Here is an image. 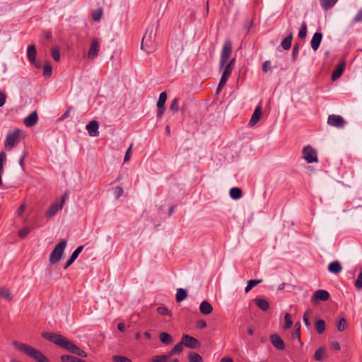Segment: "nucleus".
<instances>
[{"label":"nucleus","mask_w":362,"mask_h":362,"mask_svg":"<svg viewBox=\"0 0 362 362\" xmlns=\"http://www.w3.org/2000/svg\"><path fill=\"white\" fill-rule=\"evenodd\" d=\"M103 16V10L102 9H98L93 12L92 17L93 21H98L100 20Z\"/></svg>","instance_id":"obj_44"},{"label":"nucleus","mask_w":362,"mask_h":362,"mask_svg":"<svg viewBox=\"0 0 362 362\" xmlns=\"http://www.w3.org/2000/svg\"><path fill=\"white\" fill-rule=\"evenodd\" d=\"M69 115H70V112H69V110H66L64 114L63 115L60 117V119H64L68 117H69Z\"/></svg>","instance_id":"obj_63"},{"label":"nucleus","mask_w":362,"mask_h":362,"mask_svg":"<svg viewBox=\"0 0 362 362\" xmlns=\"http://www.w3.org/2000/svg\"><path fill=\"white\" fill-rule=\"evenodd\" d=\"M261 115H262V108H261L260 105H258L255 108V110L250 118V120L249 122V125L250 127L255 126L257 123V122L259 120Z\"/></svg>","instance_id":"obj_17"},{"label":"nucleus","mask_w":362,"mask_h":362,"mask_svg":"<svg viewBox=\"0 0 362 362\" xmlns=\"http://www.w3.org/2000/svg\"><path fill=\"white\" fill-rule=\"evenodd\" d=\"M42 336L45 339L72 354L83 358L87 357V354L85 351L78 347L72 341L63 337L62 334L52 332H43Z\"/></svg>","instance_id":"obj_2"},{"label":"nucleus","mask_w":362,"mask_h":362,"mask_svg":"<svg viewBox=\"0 0 362 362\" xmlns=\"http://www.w3.org/2000/svg\"><path fill=\"white\" fill-rule=\"evenodd\" d=\"M0 297L7 300L8 301H11L13 299V296L10 291L6 288H0Z\"/></svg>","instance_id":"obj_28"},{"label":"nucleus","mask_w":362,"mask_h":362,"mask_svg":"<svg viewBox=\"0 0 362 362\" xmlns=\"http://www.w3.org/2000/svg\"><path fill=\"white\" fill-rule=\"evenodd\" d=\"M255 301L257 306L259 308H260L262 310L265 311V310H268V308L269 307V304L267 300H266L264 299H261V298H255Z\"/></svg>","instance_id":"obj_26"},{"label":"nucleus","mask_w":362,"mask_h":362,"mask_svg":"<svg viewBox=\"0 0 362 362\" xmlns=\"http://www.w3.org/2000/svg\"><path fill=\"white\" fill-rule=\"evenodd\" d=\"M329 298V293L326 290L318 289V300L326 301Z\"/></svg>","instance_id":"obj_33"},{"label":"nucleus","mask_w":362,"mask_h":362,"mask_svg":"<svg viewBox=\"0 0 362 362\" xmlns=\"http://www.w3.org/2000/svg\"><path fill=\"white\" fill-rule=\"evenodd\" d=\"M42 336L45 339L72 354L83 358L87 357V354L85 351L78 347L72 341L63 337L62 334L52 332H43Z\"/></svg>","instance_id":"obj_1"},{"label":"nucleus","mask_w":362,"mask_h":362,"mask_svg":"<svg viewBox=\"0 0 362 362\" xmlns=\"http://www.w3.org/2000/svg\"><path fill=\"white\" fill-rule=\"evenodd\" d=\"M272 345L278 350L283 351L285 349V344L280 336L277 334H272L270 336Z\"/></svg>","instance_id":"obj_15"},{"label":"nucleus","mask_w":362,"mask_h":362,"mask_svg":"<svg viewBox=\"0 0 362 362\" xmlns=\"http://www.w3.org/2000/svg\"><path fill=\"white\" fill-rule=\"evenodd\" d=\"M292 337L293 339H300V329H299V323H297L296 325H295V329L294 331L293 332V334H292Z\"/></svg>","instance_id":"obj_50"},{"label":"nucleus","mask_w":362,"mask_h":362,"mask_svg":"<svg viewBox=\"0 0 362 362\" xmlns=\"http://www.w3.org/2000/svg\"><path fill=\"white\" fill-rule=\"evenodd\" d=\"M78 358L74 357L71 355H62L61 356V361L62 362H77Z\"/></svg>","instance_id":"obj_40"},{"label":"nucleus","mask_w":362,"mask_h":362,"mask_svg":"<svg viewBox=\"0 0 362 362\" xmlns=\"http://www.w3.org/2000/svg\"><path fill=\"white\" fill-rule=\"evenodd\" d=\"M168 356L165 355H158L153 356L149 362H167Z\"/></svg>","instance_id":"obj_38"},{"label":"nucleus","mask_w":362,"mask_h":362,"mask_svg":"<svg viewBox=\"0 0 362 362\" xmlns=\"http://www.w3.org/2000/svg\"><path fill=\"white\" fill-rule=\"evenodd\" d=\"M83 248V245L78 246L71 254L70 258L66 262V264L64 267V269H67L71 264L76 259V258L78 257L79 254L81 252Z\"/></svg>","instance_id":"obj_18"},{"label":"nucleus","mask_w":362,"mask_h":362,"mask_svg":"<svg viewBox=\"0 0 362 362\" xmlns=\"http://www.w3.org/2000/svg\"><path fill=\"white\" fill-rule=\"evenodd\" d=\"M230 196L233 199H238L242 197V190L238 187H232L230 189Z\"/></svg>","instance_id":"obj_27"},{"label":"nucleus","mask_w":362,"mask_h":362,"mask_svg":"<svg viewBox=\"0 0 362 362\" xmlns=\"http://www.w3.org/2000/svg\"><path fill=\"white\" fill-rule=\"evenodd\" d=\"M285 324L284 329H287L291 327L293 325V322L291 318V315L289 313H286L284 317Z\"/></svg>","instance_id":"obj_41"},{"label":"nucleus","mask_w":362,"mask_h":362,"mask_svg":"<svg viewBox=\"0 0 362 362\" xmlns=\"http://www.w3.org/2000/svg\"><path fill=\"white\" fill-rule=\"evenodd\" d=\"M327 123L330 126H332V127H334L337 128H343L346 124V121L340 115H330L328 117Z\"/></svg>","instance_id":"obj_12"},{"label":"nucleus","mask_w":362,"mask_h":362,"mask_svg":"<svg viewBox=\"0 0 362 362\" xmlns=\"http://www.w3.org/2000/svg\"><path fill=\"white\" fill-rule=\"evenodd\" d=\"M123 192V189L121 187H116L114 189V195L117 199L122 195Z\"/></svg>","instance_id":"obj_53"},{"label":"nucleus","mask_w":362,"mask_h":362,"mask_svg":"<svg viewBox=\"0 0 362 362\" xmlns=\"http://www.w3.org/2000/svg\"><path fill=\"white\" fill-rule=\"evenodd\" d=\"M166 100H167L166 92H162L160 94L158 100L157 102V107H158L157 117L158 119H160L164 114V112L165 110V103Z\"/></svg>","instance_id":"obj_13"},{"label":"nucleus","mask_w":362,"mask_h":362,"mask_svg":"<svg viewBox=\"0 0 362 362\" xmlns=\"http://www.w3.org/2000/svg\"><path fill=\"white\" fill-rule=\"evenodd\" d=\"M337 0H321V5L325 10L332 8Z\"/></svg>","instance_id":"obj_35"},{"label":"nucleus","mask_w":362,"mask_h":362,"mask_svg":"<svg viewBox=\"0 0 362 362\" xmlns=\"http://www.w3.org/2000/svg\"><path fill=\"white\" fill-rule=\"evenodd\" d=\"M262 281V279H252L248 281L247 285L245 288V293H248L254 286L261 283Z\"/></svg>","instance_id":"obj_31"},{"label":"nucleus","mask_w":362,"mask_h":362,"mask_svg":"<svg viewBox=\"0 0 362 362\" xmlns=\"http://www.w3.org/2000/svg\"><path fill=\"white\" fill-rule=\"evenodd\" d=\"M13 345L19 351L28 355L37 362H49V359L41 351L33 348L28 344L19 342L18 341H13Z\"/></svg>","instance_id":"obj_3"},{"label":"nucleus","mask_w":362,"mask_h":362,"mask_svg":"<svg viewBox=\"0 0 362 362\" xmlns=\"http://www.w3.org/2000/svg\"><path fill=\"white\" fill-rule=\"evenodd\" d=\"M43 75L45 77H49L52 75V68L49 62H46L44 64L43 67Z\"/></svg>","instance_id":"obj_34"},{"label":"nucleus","mask_w":362,"mask_h":362,"mask_svg":"<svg viewBox=\"0 0 362 362\" xmlns=\"http://www.w3.org/2000/svg\"><path fill=\"white\" fill-rule=\"evenodd\" d=\"M25 210V205L22 204L18 210V215L21 216Z\"/></svg>","instance_id":"obj_62"},{"label":"nucleus","mask_w":362,"mask_h":362,"mask_svg":"<svg viewBox=\"0 0 362 362\" xmlns=\"http://www.w3.org/2000/svg\"><path fill=\"white\" fill-rule=\"evenodd\" d=\"M133 144L130 145L127 151H126L125 156H124V161H128L130 159L131 157V150L132 148Z\"/></svg>","instance_id":"obj_58"},{"label":"nucleus","mask_w":362,"mask_h":362,"mask_svg":"<svg viewBox=\"0 0 362 362\" xmlns=\"http://www.w3.org/2000/svg\"><path fill=\"white\" fill-rule=\"evenodd\" d=\"M311 46L315 51L317 50V32L313 36Z\"/></svg>","instance_id":"obj_55"},{"label":"nucleus","mask_w":362,"mask_h":362,"mask_svg":"<svg viewBox=\"0 0 362 362\" xmlns=\"http://www.w3.org/2000/svg\"><path fill=\"white\" fill-rule=\"evenodd\" d=\"M179 99L178 98H174V100L172 101L171 105L170 106V109L173 112H178L179 110Z\"/></svg>","instance_id":"obj_47"},{"label":"nucleus","mask_w":362,"mask_h":362,"mask_svg":"<svg viewBox=\"0 0 362 362\" xmlns=\"http://www.w3.org/2000/svg\"><path fill=\"white\" fill-rule=\"evenodd\" d=\"M346 320L344 317H341L339 322L337 323V329L339 332H343L346 329Z\"/></svg>","instance_id":"obj_39"},{"label":"nucleus","mask_w":362,"mask_h":362,"mask_svg":"<svg viewBox=\"0 0 362 362\" xmlns=\"http://www.w3.org/2000/svg\"><path fill=\"white\" fill-rule=\"evenodd\" d=\"M66 197H62L60 202H56L51 204L47 211L45 213V216L51 217L54 216L59 210H61L64 204Z\"/></svg>","instance_id":"obj_10"},{"label":"nucleus","mask_w":362,"mask_h":362,"mask_svg":"<svg viewBox=\"0 0 362 362\" xmlns=\"http://www.w3.org/2000/svg\"><path fill=\"white\" fill-rule=\"evenodd\" d=\"M307 28L305 24L303 23L298 33L300 38H304L306 36Z\"/></svg>","instance_id":"obj_51"},{"label":"nucleus","mask_w":362,"mask_h":362,"mask_svg":"<svg viewBox=\"0 0 362 362\" xmlns=\"http://www.w3.org/2000/svg\"><path fill=\"white\" fill-rule=\"evenodd\" d=\"M196 325L199 329H204L206 327V322L204 320H199L197 321Z\"/></svg>","instance_id":"obj_57"},{"label":"nucleus","mask_w":362,"mask_h":362,"mask_svg":"<svg viewBox=\"0 0 362 362\" xmlns=\"http://www.w3.org/2000/svg\"><path fill=\"white\" fill-rule=\"evenodd\" d=\"M328 270L330 273L338 274L341 272L342 267L339 261H334L329 264Z\"/></svg>","instance_id":"obj_20"},{"label":"nucleus","mask_w":362,"mask_h":362,"mask_svg":"<svg viewBox=\"0 0 362 362\" xmlns=\"http://www.w3.org/2000/svg\"><path fill=\"white\" fill-rule=\"evenodd\" d=\"M354 21L356 23H359L362 21V9L358 11L356 15L354 18Z\"/></svg>","instance_id":"obj_56"},{"label":"nucleus","mask_w":362,"mask_h":362,"mask_svg":"<svg viewBox=\"0 0 362 362\" xmlns=\"http://www.w3.org/2000/svg\"><path fill=\"white\" fill-rule=\"evenodd\" d=\"M19 129H15L12 133L8 134L4 144V148L7 151H11L15 146L19 138Z\"/></svg>","instance_id":"obj_9"},{"label":"nucleus","mask_w":362,"mask_h":362,"mask_svg":"<svg viewBox=\"0 0 362 362\" xmlns=\"http://www.w3.org/2000/svg\"><path fill=\"white\" fill-rule=\"evenodd\" d=\"M354 285L357 289H358V290L362 289V269L361 270L360 273L358 274V278L356 280Z\"/></svg>","instance_id":"obj_45"},{"label":"nucleus","mask_w":362,"mask_h":362,"mask_svg":"<svg viewBox=\"0 0 362 362\" xmlns=\"http://www.w3.org/2000/svg\"><path fill=\"white\" fill-rule=\"evenodd\" d=\"M100 44L98 39H93L88 50V57L90 59H95L99 53Z\"/></svg>","instance_id":"obj_14"},{"label":"nucleus","mask_w":362,"mask_h":362,"mask_svg":"<svg viewBox=\"0 0 362 362\" xmlns=\"http://www.w3.org/2000/svg\"><path fill=\"white\" fill-rule=\"evenodd\" d=\"M232 53V43L230 40L225 41L221 54L220 69H223Z\"/></svg>","instance_id":"obj_7"},{"label":"nucleus","mask_w":362,"mask_h":362,"mask_svg":"<svg viewBox=\"0 0 362 362\" xmlns=\"http://www.w3.org/2000/svg\"><path fill=\"white\" fill-rule=\"evenodd\" d=\"M302 159L307 163L317 162V151L310 145L305 146L302 149Z\"/></svg>","instance_id":"obj_6"},{"label":"nucleus","mask_w":362,"mask_h":362,"mask_svg":"<svg viewBox=\"0 0 362 362\" xmlns=\"http://www.w3.org/2000/svg\"><path fill=\"white\" fill-rule=\"evenodd\" d=\"M117 329L120 331V332H124L125 330V326L123 323H119L117 325Z\"/></svg>","instance_id":"obj_61"},{"label":"nucleus","mask_w":362,"mask_h":362,"mask_svg":"<svg viewBox=\"0 0 362 362\" xmlns=\"http://www.w3.org/2000/svg\"><path fill=\"white\" fill-rule=\"evenodd\" d=\"M345 63H341L337 65V68L333 71L332 74V80H337L342 74L344 71Z\"/></svg>","instance_id":"obj_21"},{"label":"nucleus","mask_w":362,"mask_h":362,"mask_svg":"<svg viewBox=\"0 0 362 362\" xmlns=\"http://www.w3.org/2000/svg\"><path fill=\"white\" fill-rule=\"evenodd\" d=\"M112 359L115 362H132L131 359L121 355L114 356Z\"/></svg>","instance_id":"obj_42"},{"label":"nucleus","mask_w":362,"mask_h":362,"mask_svg":"<svg viewBox=\"0 0 362 362\" xmlns=\"http://www.w3.org/2000/svg\"><path fill=\"white\" fill-rule=\"evenodd\" d=\"M235 64V59H232L228 64L225 66H224V71L222 74V76L220 79L218 88H217V93H218L223 87L226 85L229 76L231 74L233 66Z\"/></svg>","instance_id":"obj_8"},{"label":"nucleus","mask_w":362,"mask_h":362,"mask_svg":"<svg viewBox=\"0 0 362 362\" xmlns=\"http://www.w3.org/2000/svg\"><path fill=\"white\" fill-rule=\"evenodd\" d=\"M141 49L148 53L153 52L156 49V33L153 29L148 30L141 40Z\"/></svg>","instance_id":"obj_4"},{"label":"nucleus","mask_w":362,"mask_h":362,"mask_svg":"<svg viewBox=\"0 0 362 362\" xmlns=\"http://www.w3.org/2000/svg\"><path fill=\"white\" fill-rule=\"evenodd\" d=\"M157 312L158 314L161 315H166L171 317L172 313L170 310H169L165 306H160L157 308Z\"/></svg>","instance_id":"obj_37"},{"label":"nucleus","mask_w":362,"mask_h":362,"mask_svg":"<svg viewBox=\"0 0 362 362\" xmlns=\"http://www.w3.org/2000/svg\"><path fill=\"white\" fill-rule=\"evenodd\" d=\"M181 340L182 343L189 349H197L201 345V343L196 338L188 334H183Z\"/></svg>","instance_id":"obj_11"},{"label":"nucleus","mask_w":362,"mask_h":362,"mask_svg":"<svg viewBox=\"0 0 362 362\" xmlns=\"http://www.w3.org/2000/svg\"><path fill=\"white\" fill-rule=\"evenodd\" d=\"M86 130L90 136H97L99 135V124L97 121L93 120L86 125Z\"/></svg>","instance_id":"obj_16"},{"label":"nucleus","mask_w":362,"mask_h":362,"mask_svg":"<svg viewBox=\"0 0 362 362\" xmlns=\"http://www.w3.org/2000/svg\"><path fill=\"white\" fill-rule=\"evenodd\" d=\"M183 343H182V340L177 343L173 348V352H175L177 354H180L182 350H183Z\"/></svg>","instance_id":"obj_49"},{"label":"nucleus","mask_w":362,"mask_h":362,"mask_svg":"<svg viewBox=\"0 0 362 362\" xmlns=\"http://www.w3.org/2000/svg\"><path fill=\"white\" fill-rule=\"evenodd\" d=\"M37 113L34 111L24 119V124L26 127H31L37 122Z\"/></svg>","instance_id":"obj_19"},{"label":"nucleus","mask_w":362,"mask_h":362,"mask_svg":"<svg viewBox=\"0 0 362 362\" xmlns=\"http://www.w3.org/2000/svg\"><path fill=\"white\" fill-rule=\"evenodd\" d=\"M6 160V154L4 151L0 152V187L2 185L1 174L4 171V162Z\"/></svg>","instance_id":"obj_29"},{"label":"nucleus","mask_w":362,"mask_h":362,"mask_svg":"<svg viewBox=\"0 0 362 362\" xmlns=\"http://www.w3.org/2000/svg\"><path fill=\"white\" fill-rule=\"evenodd\" d=\"M221 362H233L230 357H223L221 358Z\"/></svg>","instance_id":"obj_64"},{"label":"nucleus","mask_w":362,"mask_h":362,"mask_svg":"<svg viewBox=\"0 0 362 362\" xmlns=\"http://www.w3.org/2000/svg\"><path fill=\"white\" fill-rule=\"evenodd\" d=\"M272 70V63L269 60L265 61L262 64V71L264 73H267L268 71Z\"/></svg>","instance_id":"obj_48"},{"label":"nucleus","mask_w":362,"mask_h":362,"mask_svg":"<svg viewBox=\"0 0 362 362\" xmlns=\"http://www.w3.org/2000/svg\"><path fill=\"white\" fill-rule=\"evenodd\" d=\"M327 358L326 349L324 347L318 348V361L324 360Z\"/></svg>","instance_id":"obj_43"},{"label":"nucleus","mask_w":362,"mask_h":362,"mask_svg":"<svg viewBox=\"0 0 362 362\" xmlns=\"http://www.w3.org/2000/svg\"><path fill=\"white\" fill-rule=\"evenodd\" d=\"M30 231V229L28 228H23L18 231V235L21 238H24L28 235Z\"/></svg>","instance_id":"obj_54"},{"label":"nucleus","mask_w":362,"mask_h":362,"mask_svg":"<svg viewBox=\"0 0 362 362\" xmlns=\"http://www.w3.org/2000/svg\"><path fill=\"white\" fill-rule=\"evenodd\" d=\"M189 362H202L203 358L202 356L197 353L192 352L189 354Z\"/></svg>","instance_id":"obj_32"},{"label":"nucleus","mask_w":362,"mask_h":362,"mask_svg":"<svg viewBox=\"0 0 362 362\" xmlns=\"http://www.w3.org/2000/svg\"><path fill=\"white\" fill-rule=\"evenodd\" d=\"M325 329V323L323 320L318 319V334H322Z\"/></svg>","instance_id":"obj_52"},{"label":"nucleus","mask_w":362,"mask_h":362,"mask_svg":"<svg viewBox=\"0 0 362 362\" xmlns=\"http://www.w3.org/2000/svg\"><path fill=\"white\" fill-rule=\"evenodd\" d=\"M313 311H312L310 310H307L304 313L303 321H304L305 324L306 325V326L308 327L310 325V320L313 317Z\"/></svg>","instance_id":"obj_36"},{"label":"nucleus","mask_w":362,"mask_h":362,"mask_svg":"<svg viewBox=\"0 0 362 362\" xmlns=\"http://www.w3.org/2000/svg\"><path fill=\"white\" fill-rule=\"evenodd\" d=\"M37 50L34 45H30L28 47V58L30 63L35 62Z\"/></svg>","instance_id":"obj_23"},{"label":"nucleus","mask_w":362,"mask_h":362,"mask_svg":"<svg viewBox=\"0 0 362 362\" xmlns=\"http://www.w3.org/2000/svg\"><path fill=\"white\" fill-rule=\"evenodd\" d=\"M159 339L160 341L164 344H170L173 341L172 336L165 332L160 334Z\"/></svg>","instance_id":"obj_24"},{"label":"nucleus","mask_w":362,"mask_h":362,"mask_svg":"<svg viewBox=\"0 0 362 362\" xmlns=\"http://www.w3.org/2000/svg\"><path fill=\"white\" fill-rule=\"evenodd\" d=\"M199 310L203 315H209L213 311V307L207 300H204L199 306Z\"/></svg>","instance_id":"obj_22"},{"label":"nucleus","mask_w":362,"mask_h":362,"mask_svg":"<svg viewBox=\"0 0 362 362\" xmlns=\"http://www.w3.org/2000/svg\"><path fill=\"white\" fill-rule=\"evenodd\" d=\"M66 244L67 242L65 240H62L58 244L55 245L49 255V261L51 264H54L60 261L64 254Z\"/></svg>","instance_id":"obj_5"},{"label":"nucleus","mask_w":362,"mask_h":362,"mask_svg":"<svg viewBox=\"0 0 362 362\" xmlns=\"http://www.w3.org/2000/svg\"><path fill=\"white\" fill-rule=\"evenodd\" d=\"M293 39L292 34H290L288 36H287L286 38L284 39V40L281 42V47L284 49H290L291 46V41Z\"/></svg>","instance_id":"obj_30"},{"label":"nucleus","mask_w":362,"mask_h":362,"mask_svg":"<svg viewBox=\"0 0 362 362\" xmlns=\"http://www.w3.org/2000/svg\"><path fill=\"white\" fill-rule=\"evenodd\" d=\"M332 346L334 347V349L337 351H339L341 349L340 344L337 341H334L332 342Z\"/></svg>","instance_id":"obj_60"},{"label":"nucleus","mask_w":362,"mask_h":362,"mask_svg":"<svg viewBox=\"0 0 362 362\" xmlns=\"http://www.w3.org/2000/svg\"><path fill=\"white\" fill-rule=\"evenodd\" d=\"M187 296V291L184 288H178L175 295V299L177 303L184 300Z\"/></svg>","instance_id":"obj_25"},{"label":"nucleus","mask_w":362,"mask_h":362,"mask_svg":"<svg viewBox=\"0 0 362 362\" xmlns=\"http://www.w3.org/2000/svg\"><path fill=\"white\" fill-rule=\"evenodd\" d=\"M6 95L2 91H0V107H2L6 102Z\"/></svg>","instance_id":"obj_59"},{"label":"nucleus","mask_w":362,"mask_h":362,"mask_svg":"<svg viewBox=\"0 0 362 362\" xmlns=\"http://www.w3.org/2000/svg\"><path fill=\"white\" fill-rule=\"evenodd\" d=\"M52 56L55 61L58 62L60 60V52L58 47L52 48Z\"/></svg>","instance_id":"obj_46"}]
</instances>
